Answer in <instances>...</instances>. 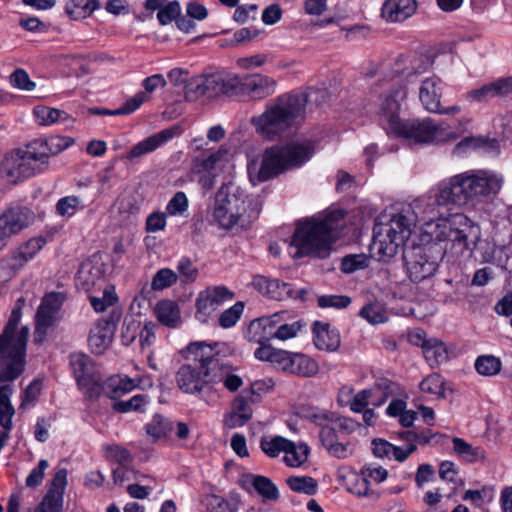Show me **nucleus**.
<instances>
[{
	"mask_svg": "<svg viewBox=\"0 0 512 512\" xmlns=\"http://www.w3.org/2000/svg\"><path fill=\"white\" fill-rule=\"evenodd\" d=\"M378 117L381 126L388 132L407 139L411 143H446L458 139L466 130L468 120H445L436 122L432 118L402 120L399 117L401 101L406 97L404 87L398 82L383 80L377 84Z\"/></svg>",
	"mask_w": 512,
	"mask_h": 512,
	"instance_id": "1",
	"label": "nucleus"
},
{
	"mask_svg": "<svg viewBox=\"0 0 512 512\" xmlns=\"http://www.w3.org/2000/svg\"><path fill=\"white\" fill-rule=\"evenodd\" d=\"M326 92L309 89L307 93L291 92L277 96L266 104L265 110L253 116L250 123L264 139L275 140L305 118V108L310 102L321 104Z\"/></svg>",
	"mask_w": 512,
	"mask_h": 512,
	"instance_id": "2",
	"label": "nucleus"
},
{
	"mask_svg": "<svg viewBox=\"0 0 512 512\" xmlns=\"http://www.w3.org/2000/svg\"><path fill=\"white\" fill-rule=\"evenodd\" d=\"M73 144V139L53 135L45 139H36L8 153L1 162V175L9 183L17 184L37 173L42 172L48 165V159L55 156Z\"/></svg>",
	"mask_w": 512,
	"mask_h": 512,
	"instance_id": "3",
	"label": "nucleus"
},
{
	"mask_svg": "<svg viewBox=\"0 0 512 512\" xmlns=\"http://www.w3.org/2000/svg\"><path fill=\"white\" fill-rule=\"evenodd\" d=\"M315 151L316 143L310 139H296L272 145L264 150L259 168L255 165L248 166L250 181L256 185L298 169L312 159Z\"/></svg>",
	"mask_w": 512,
	"mask_h": 512,
	"instance_id": "4",
	"label": "nucleus"
},
{
	"mask_svg": "<svg viewBox=\"0 0 512 512\" xmlns=\"http://www.w3.org/2000/svg\"><path fill=\"white\" fill-rule=\"evenodd\" d=\"M344 215L342 210H333L322 217L298 222L291 241V245L296 248L294 257H327L336 238L335 232L342 226Z\"/></svg>",
	"mask_w": 512,
	"mask_h": 512,
	"instance_id": "5",
	"label": "nucleus"
},
{
	"mask_svg": "<svg viewBox=\"0 0 512 512\" xmlns=\"http://www.w3.org/2000/svg\"><path fill=\"white\" fill-rule=\"evenodd\" d=\"M69 365L79 390L89 399H97L103 393L115 400L140 384V380L128 377L112 376L104 379L95 362L81 352L69 356Z\"/></svg>",
	"mask_w": 512,
	"mask_h": 512,
	"instance_id": "6",
	"label": "nucleus"
},
{
	"mask_svg": "<svg viewBox=\"0 0 512 512\" xmlns=\"http://www.w3.org/2000/svg\"><path fill=\"white\" fill-rule=\"evenodd\" d=\"M503 184L502 176L489 170H468L444 182L442 197L450 198L453 205L474 206L484 197L495 195Z\"/></svg>",
	"mask_w": 512,
	"mask_h": 512,
	"instance_id": "7",
	"label": "nucleus"
},
{
	"mask_svg": "<svg viewBox=\"0 0 512 512\" xmlns=\"http://www.w3.org/2000/svg\"><path fill=\"white\" fill-rule=\"evenodd\" d=\"M22 301V299L18 300V305L12 310L0 335V383L14 381L25 369L29 328L23 326L17 330L21 319L19 303Z\"/></svg>",
	"mask_w": 512,
	"mask_h": 512,
	"instance_id": "8",
	"label": "nucleus"
},
{
	"mask_svg": "<svg viewBox=\"0 0 512 512\" xmlns=\"http://www.w3.org/2000/svg\"><path fill=\"white\" fill-rule=\"evenodd\" d=\"M185 358L192 363L182 364L175 375L177 387L185 394L199 395L212 389L214 354L211 345L193 342L186 348Z\"/></svg>",
	"mask_w": 512,
	"mask_h": 512,
	"instance_id": "9",
	"label": "nucleus"
},
{
	"mask_svg": "<svg viewBox=\"0 0 512 512\" xmlns=\"http://www.w3.org/2000/svg\"><path fill=\"white\" fill-rule=\"evenodd\" d=\"M424 232L430 235L434 244L446 247L451 243V248L458 255L465 251H472L476 241L480 238V228L462 213H453L441 216L431 227ZM433 244V242H431Z\"/></svg>",
	"mask_w": 512,
	"mask_h": 512,
	"instance_id": "10",
	"label": "nucleus"
},
{
	"mask_svg": "<svg viewBox=\"0 0 512 512\" xmlns=\"http://www.w3.org/2000/svg\"><path fill=\"white\" fill-rule=\"evenodd\" d=\"M251 204L243 189L232 182L223 184L216 194L213 218L225 230L245 228L256 218L249 211Z\"/></svg>",
	"mask_w": 512,
	"mask_h": 512,
	"instance_id": "11",
	"label": "nucleus"
},
{
	"mask_svg": "<svg viewBox=\"0 0 512 512\" xmlns=\"http://www.w3.org/2000/svg\"><path fill=\"white\" fill-rule=\"evenodd\" d=\"M409 220L393 214L389 221L376 223L370 251L379 261L388 262L403 248L412 231Z\"/></svg>",
	"mask_w": 512,
	"mask_h": 512,
	"instance_id": "12",
	"label": "nucleus"
},
{
	"mask_svg": "<svg viewBox=\"0 0 512 512\" xmlns=\"http://www.w3.org/2000/svg\"><path fill=\"white\" fill-rule=\"evenodd\" d=\"M443 191L444 185L442 183L436 191L418 197L406 208L395 213L396 216L407 218L410 222L409 229L411 231L417 223L422 225L423 230L431 227L441 216L447 215V207L452 204L450 198L442 197Z\"/></svg>",
	"mask_w": 512,
	"mask_h": 512,
	"instance_id": "13",
	"label": "nucleus"
},
{
	"mask_svg": "<svg viewBox=\"0 0 512 512\" xmlns=\"http://www.w3.org/2000/svg\"><path fill=\"white\" fill-rule=\"evenodd\" d=\"M446 247L438 244L412 245L403 251V261L408 277L421 282L432 277L445 255Z\"/></svg>",
	"mask_w": 512,
	"mask_h": 512,
	"instance_id": "14",
	"label": "nucleus"
},
{
	"mask_svg": "<svg viewBox=\"0 0 512 512\" xmlns=\"http://www.w3.org/2000/svg\"><path fill=\"white\" fill-rule=\"evenodd\" d=\"M297 414L320 427L319 438H322L324 430L339 436L350 435L360 427L357 421L349 417L319 407L301 405Z\"/></svg>",
	"mask_w": 512,
	"mask_h": 512,
	"instance_id": "15",
	"label": "nucleus"
},
{
	"mask_svg": "<svg viewBox=\"0 0 512 512\" xmlns=\"http://www.w3.org/2000/svg\"><path fill=\"white\" fill-rule=\"evenodd\" d=\"M235 96H244L251 100H262L273 95L277 81L267 75L255 73L244 77L235 75Z\"/></svg>",
	"mask_w": 512,
	"mask_h": 512,
	"instance_id": "16",
	"label": "nucleus"
},
{
	"mask_svg": "<svg viewBox=\"0 0 512 512\" xmlns=\"http://www.w3.org/2000/svg\"><path fill=\"white\" fill-rule=\"evenodd\" d=\"M233 298L234 293L226 286H209L200 291L196 298L195 317L200 322L206 323L221 305Z\"/></svg>",
	"mask_w": 512,
	"mask_h": 512,
	"instance_id": "17",
	"label": "nucleus"
},
{
	"mask_svg": "<svg viewBox=\"0 0 512 512\" xmlns=\"http://www.w3.org/2000/svg\"><path fill=\"white\" fill-rule=\"evenodd\" d=\"M45 244L46 240L43 237H33L21 243L2 259V270L6 271L9 276L16 275Z\"/></svg>",
	"mask_w": 512,
	"mask_h": 512,
	"instance_id": "18",
	"label": "nucleus"
},
{
	"mask_svg": "<svg viewBox=\"0 0 512 512\" xmlns=\"http://www.w3.org/2000/svg\"><path fill=\"white\" fill-rule=\"evenodd\" d=\"M64 300L65 296L61 292H51L43 297L35 316V342L41 343L45 339L47 330L53 324L55 314Z\"/></svg>",
	"mask_w": 512,
	"mask_h": 512,
	"instance_id": "19",
	"label": "nucleus"
},
{
	"mask_svg": "<svg viewBox=\"0 0 512 512\" xmlns=\"http://www.w3.org/2000/svg\"><path fill=\"white\" fill-rule=\"evenodd\" d=\"M35 220L34 212L24 206H13L0 214V236L8 243V240L29 227Z\"/></svg>",
	"mask_w": 512,
	"mask_h": 512,
	"instance_id": "20",
	"label": "nucleus"
},
{
	"mask_svg": "<svg viewBox=\"0 0 512 512\" xmlns=\"http://www.w3.org/2000/svg\"><path fill=\"white\" fill-rule=\"evenodd\" d=\"M117 320L113 316L96 321L90 330L88 343L93 353L102 354L112 343Z\"/></svg>",
	"mask_w": 512,
	"mask_h": 512,
	"instance_id": "21",
	"label": "nucleus"
},
{
	"mask_svg": "<svg viewBox=\"0 0 512 512\" xmlns=\"http://www.w3.org/2000/svg\"><path fill=\"white\" fill-rule=\"evenodd\" d=\"M256 284L259 289L275 300H286V299H304L307 291L305 289L294 290L290 284L282 282L278 279H268L260 277L256 280Z\"/></svg>",
	"mask_w": 512,
	"mask_h": 512,
	"instance_id": "22",
	"label": "nucleus"
},
{
	"mask_svg": "<svg viewBox=\"0 0 512 512\" xmlns=\"http://www.w3.org/2000/svg\"><path fill=\"white\" fill-rule=\"evenodd\" d=\"M442 90V81L436 75H431L421 80L418 96L426 111L430 113L439 111Z\"/></svg>",
	"mask_w": 512,
	"mask_h": 512,
	"instance_id": "23",
	"label": "nucleus"
},
{
	"mask_svg": "<svg viewBox=\"0 0 512 512\" xmlns=\"http://www.w3.org/2000/svg\"><path fill=\"white\" fill-rule=\"evenodd\" d=\"M391 385L392 383L389 380L381 379L376 383L373 389L361 390L353 397L350 403V409L356 413L362 412L370 403V399L376 397L378 393L381 395V398H377L375 402L372 401V404L375 406L383 404L392 393Z\"/></svg>",
	"mask_w": 512,
	"mask_h": 512,
	"instance_id": "24",
	"label": "nucleus"
},
{
	"mask_svg": "<svg viewBox=\"0 0 512 512\" xmlns=\"http://www.w3.org/2000/svg\"><path fill=\"white\" fill-rule=\"evenodd\" d=\"M416 10V0H385L381 7V17L387 23H402L412 17Z\"/></svg>",
	"mask_w": 512,
	"mask_h": 512,
	"instance_id": "25",
	"label": "nucleus"
},
{
	"mask_svg": "<svg viewBox=\"0 0 512 512\" xmlns=\"http://www.w3.org/2000/svg\"><path fill=\"white\" fill-rule=\"evenodd\" d=\"M212 389L222 383L230 392H236L243 385L242 378L236 373L237 368L214 356Z\"/></svg>",
	"mask_w": 512,
	"mask_h": 512,
	"instance_id": "26",
	"label": "nucleus"
},
{
	"mask_svg": "<svg viewBox=\"0 0 512 512\" xmlns=\"http://www.w3.org/2000/svg\"><path fill=\"white\" fill-rule=\"evenodd\" d=\"M176 132V128H168L149 136L134 145L126 154V159L134 161L135 159L141 158L142 156L155 151L157 148L171 140L175 136Z\"/></svg>",
	"mask_w": 512,
	"mask_h": 512,
	"instance_id": "27",
	"label": "nucleus"
},
{
	"mask_svg": "<svg viewBox=\"0 0 512 512\" xmlns=\"http://www.w3.org/2000/svg\"><path fill=\"white\" fill-rule=\"evenodd\" d=\"M295 354L286 350L276 349L273 346L258 347L254 352L256 359L270 362L277 369L289 373L293 369Z\"/></svg>",
	"mask_w": 512,
	"mask_h": 512,
	"instance_id": "28",
	"label": "nucleus"
},
{
	"mask_svg": "<svg viewBox=\"0 0 512 512\" xmlns=\"http://www.w3.org/2000/svg\"><path fill=\"white\" fill-rule=\"evenodd\" d=\"M313 334L314 344L319 350L333 352L340 346V334L330 324L315 322Z\"/></svg>",
	"mask_w": 512,
	"mask_h": 512,
	"instance_id": "29",
	"label": "nucleus"
},
{
	"mask_svg": "<svg viewBox=\"0 0 512 512\" xmlns=\"http://www.w3.org/2000/svg\"><path fill=\"white\" fill-rule=\"evenodd\" d=\"M203 79L206 98L211 99L221 95L235 96V75L226 78L220 75H210Z\"/></svg>",
	"mask_w": 512,
	"mask_h": 512,
	"instance_id": "30",
	"label": "nucleus"
},
{
	"mask_svg": "<svg viewBox=\"0 0 512 512\" xmlns=\"http://www.w3.org/2000/svg\"><path fill=\"white\" fill-rule=\"evenodd\" d=\"M320 442L329 455L334 458L347 459L354 454V444L352 442H340L338 435H333L329 430H324Z\"/></svg>",
	"mask_w": 512,
	"mask_h": 512,
	"instance_id": "31",
	"label": "nucleus"
},
{
	"mask_svg": "<svg viewBox=\"0 0 512 512\" xmlns=\"http://www.w3.org/2000/svg\"><path fill=\"white\" fill-rule=\"evenodd\" d=\"M267 323L262 317L253 320L247 328L245 338L251 343L259 344V347L271 346L269 341L275 339L274 330Z\"/></svg>",
	"mask_w": 512,
	"mask_h": 512,
	"instance_id": "32",
	"label": "nucleus"
},
{
	"mask_svg": "<svg viewBox=\"0 0 512 512\" xmlns=\"http://www.w3.org/2000/svg\"><path fill=\"white\" fill-rule=\"evenodd\" d=\"M155 314L160 323L170 328H176L181 323L179 306L172 300L159 301L155 306Z\"/></svg>",
	"mask_w": 512,
	"mask_h": 512,
	"instance_id": "33",
	"label": "nucleus"
},
{
	"mask_svg": "<svg viewBox=\"0 0 512 512\" xmlns=\"http://www.w3.org/2000/svg\"><path fill=\"white\" fill-rule=\"evenodd\" d=\"M387 470L381 466H367L361 471V478L358 480V495L367 496L369 494V482L381 483L387 478Z\"/></svg>",
	"mask_w": 512,
	"mask_h": 512,
	"instance_id": "34",
	"label": "nucleus"
},
{
	"mask_svg": "<svg viewBox=\"0 0 512 512\" xmlns=\"http://www.w3.org/2000/svg\"><path fill=\"white\" fill-rule=\"evenodd\" d=\"M14 390L9 384L3 385V394L0 399V425L4 428L3 432H7L13 428L12 418L15 414V409L11 404V396Z\"/></svg>",
	"mask_w": 512,
	"mask_h": 512,
	"instance_id": "35",
	"label": "nucleus"
},
{
	"mask_svg": "<svg viewBox=\"0 0 512 512\" xmlns=\"http://www.w3.org/2000/svg\"><path fill=\"white\" fill-rule=\"evenodd\" d=\"M99 8L98 0H69L65 12L74 20L86 18Z\"/></svg>",
	"mask_w": 512,
	"mask_h": 512,
	"instance_id": "36",
	"label": "nucleus"
},
{
	"mask_svg": "<svg viewBox=\"0 0 512 512\" xmlns=\"http://www.w3.org/2000/svg\"><path fill=\"white\" fill-rule=\"evenodd\" d=\"M423 355L431 367L437 366L448 359L444 343L436 338H430L423 350Z\"/></svg>",
	"mask_w": 512,
	"mask_h": 512,
	"instance_id": "37",
	"label": "nucleus"
},
{
	"mask_svg": "<svg viewBox=\"0 0 512 512\" xmlns=\"http://www.w3.org/2000/svg\"><path fill=\"white\" fill-rule=\"evenodd\" d=\"M34 116L39 125L49 126L57 122H64L69 118L65 111L47 106H38L34 109Z\"/></svg>",
	"mask_w": 512,
	"mask_h": 512,
	"instance_id": "38",
	"label": "nucleus"
},
{
	"mask_svg": "<svg viewBox=\"0 0 512 512\" xmlns=\"http://www.w3.org/2000/svg\"><path fill=\"white\" fill-rule=\"evenodd\" d=\"M146 432L149 436L157 441L166 437L173 429V423L160 414H155L151 421L145 426Z\"/></svg>",
	"mask_w": 512,
	"mask_h": 512,
	"instance_id": "39",
	"label": "nucleus"
},
{
	"mask_svg": "<svg viewBox=\"0 0 512 512\" xmlns=\"http://www.w3.org/2000/svg\"><path fill=\"white\" fill-rule=\"evenodd\" d=\"M84 208L85 204L83 200L76 195L60 198L55 206L57 214L64 218H71L78 211H81Z\"/></svg>",
	"mask_w": 512,
	"mask_h": 512,
	"instance_id": "40",
	"label": "nucleus"
},
{
	"mask_svg": "<svg viewBox=\"0 0 512 512\" xmlns=\"http://www.w3.org/2000/svg\"><path fill=\"white\" fill-rule=\"evenodd\" d=\"M452 442L454 452L468 462H475L479 459L485 458V452L483 449L470 445L462 438L454 437Z\"/></svg>",
	"mask_w": 512,
	"mask_h": 512,
	"instance_id": "41",
	"label": "nucleus"
},
{
	"mask_svg": "<svg viewBox=\"0 0 512 512\" xmlns=\"http://www.w3.org/2000/svg\"><path fill=\"white\" fill-rule=\"evenodd\" d=\"M291 441L282 436H265L261 438L260 448L270 458L278 457L281 452H285Z\"/></svg>",
	"mask_w": 512,
	"mask_h": 512,
	"instance_id": "42",
	"label": "nucleus"
},
{
	"mask_svg": "<svg viewBox=\"0 0 512 512\" xmlns=\"http://www.w3.org/2000/svg\"><path fill=\"white\" fill-rule=\"evenodd\" d=\"M286 483L292 491L309 496L315 495L318 490L317 481L310 476H290Z\"/></svg>",
	"mask_w": 512,
	"mask_h": 512,
	"instance_id": "43",
	"label": "nucleus"
},
{
	"mask_svg": "<svg viewBox=\"0 0 512 512\" xmlns=\"http://www.w3.org/2000/svg\"><path fill=\"white\" fill-rule=\"evenodd\" d=\"M445 381L438 373L426 376L419 384L420 391L437 398L445 397Z\"/></svg>",
	"mask_w": 512,
	"mask_h": 512,
	"instance_id": "44",
	"label": "nucleus"
},
{
	"mask_svg": "<svg viewBox=\"0 0 512 512\" xmlns=\"http://www.w3.org/2000/svg\"><path fill=\"white\" fill-rule=\"evenodd\" d=\"M284 455V462L290 467H299L307 461L309 447L306 444H295L291 441V445L287 446Z\"/></svg>",
	"mask_w": 512,
	"mask_h": 512,
	"instance_id": "45",
	"label": "nucleus"
},
{
	"mask_svg": "<svg viewBox=\"0 0 512 512\" xmlns=\"http://www.w3.org/2000/svg\"><path fill=\"white\" fill-rule=\"evenodd\" d=\"M252 486L264 499L275 501L279 497V491L273 482L261 475H252Z\"/></svg>",
	"mask_w": 512,
	"mask_h": 512,
	"instance_id": "46",
	"label": "nucleus"
},
{
	"mask_svg": "<svg viewBox=\"0 0 512 512\" xmlns=\"http://www.w3.org/2000/svg\"><path fill=\"white\" fill-rule=\"evenodd\" d=\"M501 367V360L493 355H482L477 357L475 361L476 371L484 376H494L498 374Z\"/></svg>",
	"mask_w": 512,
	"mask_h": 512,
	"instance_id": "47",
	"label": "nucleus"
},
{
	"mask_svg": "<svg viewBox=\"0 0 512 512\" xmlns=\"http://www.w3.org/2000/svg\"><path fill=\"white\" fill-rule=\"evenodd\" d=\"M317 370L318 366L311 358L301 353L295 354L292 374L309 377L316 374Z\"/></svg>",
	"mask_w": 512,
	"mask_h": 512,
	"instance_id": "48",
	"label": "nucleus"
},
{
	"mask_svg": "<svg viewBox=\"0 0 512 512\" xmlns=\"http://www.w3.org/2000/svg\"><path fill=\"white\" fill-rule=\"evenodd\" d=\"M149 403V398L144 394H137L125 401H116L112 407L120 413H127L131 411H142L143 408Z\"/></svg>",
	"mask_w": 512,
	"mask_h": 512,
	"instance_id": "49",
	"label": "nucleus"
},
{
	"mask_svg": "<svg viewBox=\"0 0 512 512\" xmlns=\"http://www.w3.org/2000/svg\"><path fill=\"white\" fill-rule=\"evenodd\" d=\"M227 154L226 150H217L215 152L210 153L205 158H198L194 165H193V171L195 173H202V172H209L212 173V171L216 168L217 163Z\"/></svg>",
	"mask_w": 512,
	"mask_h": 512,
	"instance_id": "50",
	"label": "nucleus"
},
{
	"mask_svg": "<svg viewBox=\"0 0 512 512\" xmlns=\"http://www.w3.org/2000/svg\"><path fill=\"white\" fill-rule=\"evenodd\" d=\"M370 258L365 254H351L345 256L341 261V270L350 274L369 266Z\"/></svg>",
	"mask_w": 512,
	"mask_h": 512,
	"instance_id": "51",
	"label": "nucleus"
},
{
	"mask_svg": "<svg viewBox=\"0 0 512 512\" xmlns=\"http://www.w3.org/2000/svg\"><path fill=\"white\" fill-rule=\"evenodd\" d=\"M177 274L169 269L162 268L152 278L151 288L155 291L166 289L177 282Z\"/></svg>",
	"mask_w": 512,
	"mask_h": 512,
	"instance_id": "52",
	"label": "nucleus"
},
{
	"mask_svg": "<svg viewBox=\"0 0 512 512\" xmlns=\"http://www.w3.org/2000/svg\"><path fill=\"white\" fill-rule=\"evenodd\" d=\"M243 311V302H236L233 306L224 310L220 314L219 325L225 329L233 327L241 318Z\"/></svg>",
	"mask_w": 512,
	"mask_h": 512,
	"instance_id": "53",
	"label": "nucleus"
},
{
	"mask_svg": "<svg viewBox=\"0 0 512 512\" xmlns=\"http://www.w3.org/2000/svg\"><path fill=\"white\" fill-rule=\"evenodd\" d=\"M302 327L303 323L300 320L292 321L290 323L286 321L274 330V338L281 341L289 340L296 337Z\"/></svg>",
	"mask_w": 512,
	"mask_h": 512,
	"instance_id": "54",
	"label": "nucleus"
},
{
	"mask_svg": "<svg viewBox=\"0 0 512 512\" xmlns=\"http://www.w3.org/2000/svg\"><path fill=\"white\" fill-rule=\"evenodd\" d=\"M62 504L63 496L48 491L35 512H61Z\"/></svg>",
	"mask_w": 512,
	"mask_h": 512,
	"instance_id": "55",
	"label": "nucleus"
},
{
	"mask_svg": "<svg viewBox=\"0 0 512 512\" xmlns=\"http://www.w3.org/2000/svg\"><path fill=\"white\" fill-rule=\"evenodd\" d=\"M360 316L371 324H379L387 320L385 310L379 304H368L364 306L360 311Z\"/></svg>",
	"mask_w": 512,
	"mask_h": 512,
	"instance_id": "56",
	"label": "nucleus"
},
{
	"mask_svg": "<svg viewBox=\"0 0 512 512\" xmlns=\"http://www.w3.org/2000/svg\"><path fill=\"white\" fill-rule=\"evenodd\" d=\"M317 303L321 308L343 309L349 306L351 299L345 295H322L318 297Z\"/></svg>",
	"mask_w": 512,
	"mask_h": 512,
	"instance_id": "57",
	"label": "nucleus"
},
{
	"mask_svg": "<svg viewBox=\"0 0 512 512\" xmlns=\"http://www.w3.org/2000/svg\"><path fill=\"white\" fill-rule=\"evenodd\" d=\"M188 209V198L184 192L174 194L166 206V213L171 216L182 215Z\"/></svg>",
	"mask_w": 512,
	"mask_h": 512,
	"instance_id": "58",
	"label": "nucleus"
},
{
	"mask_svg": "<svg viewBox=\"0 0 512 512\" xmlns=\"http://www.w3.org/2000/svg\"><path fill=\"white\" fill-rule=\"evenodd\" d=\"M181 7L178 1L166 3L157 13V19L161 25H167L180 15Z\"/></svg>",
	"mask_w": 512,
	"mask_h": 512,
	"instance_id": "59",
	"label": "nucleus"
},
{
	"mask_svg": "<svg viewBox=\"0 0 512 512\" xmlns=\"http://www.w3.org/2000/svg\"><path fill=\"white\" fill-rule=\"evenodd\" d=\"M141 323L137 320L125 319L121 330V341L124 345L132 344L139 337Z\"/></svg>",
	"mask_w": 512,
	"mask_h": 512,
	"instance_id": "60",
	"label": "nucleus"
},
{
	"mask_svg": "<svg viewBox=\"0 0 512 512\" xmlns=\"http://www.w3.org/2000/svg\"><path fill=\"white\" fill-rule=\"evenodd\" d=\"M185 99L194 102L201 97H206L204 90V79L203 77H197L193 79L186 87L184 92Z\"/></svg>",
	"mask_w": 512,
	"mask_h": 512,
	"instance_id": "61",
	"label": "nucleus"
},
{
	"mask_svg": "<svg viewBox=\"0 0 512 512\" xmlns=\"http://www.w3.org/2000/svg\"><path fill=\"white\" fill-rule=\"evenodd\" d=\"M106 456L119 465H128L132 461L129 451L119 445H110L106 447Z\"/></svg>",
	"mask_w": 512,
	"mask_h": 512,
	"instance_id": "62",
	"label": "nucleus"
},
{
	"mask_svg": "<svg viewBox=\"0 0 512 512\" xmlns=\"http://www.w3.org/2000/svg\"><path fill=\"white\" fill-rule=\"evenodd\" d=\"M11 84L24 91H32L36 84L30 80L28 73L23 69L15 70L10 76Z\"/></svg>",
	"mask_w": 512,
	"mask_h": 512,
	"instance_id": "63",
	"label": "nucleus"
},
{
	"mask_svg": "<svg viewBox=\"0 0 512 512\" xmlns=\"http://www.w3.org/2000/svg\"><path fill=\"white\" fill-rule=\"evenodd\" d=\"M205 504L210 512H235L230 503L218 495H208L205 498Z\"/></svg>",
	"mask_w": 512,
	"mask_h": 512,
	"instance_id": "64",
	"label": "nucleus"
}]
</instances>
